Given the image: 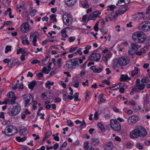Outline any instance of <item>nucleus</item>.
Returning <instances> with one entry per match:
<instances>
[{"instance_id": "26", "label": "nucleus", "mask_w": 150, "mask_h": 150, "mask_svg": "<svg viewBox=\"0 0 150 150\" xmlns=\"http://www.w3.org/2000/svg\"><path fill=\"white\" fill-rule=\"evenodd\" d=\"M120 79L121 80L125 81L127 79L130 80L131 79L130 77H129L126 74H122L121 75Z\"/></svg>"}, {"instance_id": "29", "label": "nucleus", "mask_w": 150, "mask_h": 150, "mask_svg": "<svg viewBox=\"0 0 150 150\" xmlns=\"http://www.w3.org/2000/svg\"><path fill=\"white\" fill-rule=\"evenodd\" d=\"M81 3L82 6L85 8H87L89 7L88 2L86 0L82 1Z\"/></svg>"}, {"instance_id": "58", "label": "nucleus", "mask_w": 150, "mask_h": 150, "mask_svg": "<svg viewBox=\"0 0 150 150\" xmlns=\"http://www.w3.org/2000/svg\"><path fill=\"white\" fill-rule=\"evenodd\" d=\"M79 85V82L78 81L74 82L73 83V85L74 87L76 88H78Z\"/></svg>"}, {"instance_id": "23", "label": "nucleus", "mask_w": 150, "mask_h": 150, "mask_svg": "<svg viewBox=\"0 0 150 150\" xmlns=\"http://www.w3.org/2000/svg\"><path fill=\"white\" fill-rule=\"evenodd\" d=\"M104 94L102 93L100 94L98 97V99L100 101H98V103L99 104H100L101 103H104L105 101V100L103 98Z\"/></svg>"}, {"instance_id": "30", "label": "nucleus", "mask_w": 150, "mask_h": 150, "mask_svg": "<svg viewBox=\"0 0 150 150\" xmlns=\"http://www.w3.org/2000/svg\"><path fill=\"white\" fill-rule=\"evenodd\" d=\"M139 69L137 67H134V70H132L131 72V76H133L138 73Z\"/></svg>"}, {"instance_id": "12", "label": "nucleus", "mask_w": 150, "mask_h": 150, "mask_svg": "<svg viewBox=\"0 0 150 150\" xmlns=\"http://www.w3.org/2000/svg\"><path fill=\"white\" fill-rule=\"evenodd\" d=\"M5 130H7L8 133H13L10 136H12L16 134L17 132V130L16 127L12 125H10L6 127L5 129Z\"/></svg>"}, {"instance_id": "24", "label": "nucleus", "mask_w": 150, "mask_h": 150, "mask_svg": "<svg viewBox=\"0 0 150 150\" xmlns=\"http://www.w3.org/2000/svg\"><path fill=\"white\" fill-rule=\"evenodd\" d=\"M26 128L24 127H22L20 130V135L23 136L26 134L27 133Z\"/></svg>"}, {"instance_id": "1", "label": "nucleus", "mask_w": 150, "mask_h": 150, "mask_svg": "<svg viewBox=\"0 0 150 150\" xmlns=\"http://www.w3.org/2000/svg\"><path fill=\"white\" fill-rule=\"evenodd\" d=\"M147 134L146 130L142 126H137L130 133V137L133 139L137 138L139 137H144Z\"/></svg>"}, {"instance_id": "10", "label": "nucleus", "mask_w": 150, "mask_h": 150, "mask_svg": "<svg viewBox=\"0 0 150 150\" xmlns=\"http://www.w3.org/2000/svg\"><path fill=\"white\" fill-rule=\"evenodd\" d=\"M20 28L22 32L26 33L30 30L31 27L27 22H25L22 24L20 27Z\"/></svg>"}, {"instance_id": "39", "label": "nucleus", "mask_w": 150, "mask_h": 150, "mask_svg": "<svg viewBox=\"0 0 150 150\" xmlns=\"http://www.w3.org/2000/svg\"><path fill=\"white\" fill-rule=\"evenodd\" d=\"M7 95L9 98H12L14 97H16L15 96V95L14 93L12 92H9L7 93Z\"/></svg>"}, {"instance_id": "37", "label": "nucleus", "mask_w": 150, "mask_h": 150, "mask_svg": "<svg viewBox=\"0 0 150 150\" xmlns=\"http://www.w3.org/2000/svg\"><path fill=\"white\" fill-rule=\"evenodd\" d=\"M133 108L134 111L135 112H137L141 109V108L139 106H134Z\"/></svg>"}, {"instance_id": "40", "label": "nucleus", "mask_w": 150, "mask_h": 150, "mask_svg": "<svg viewBox=\"0 0 150 150\" xmlns=\"http://www.w3.org/2000/svg\"><path fill=\"white\" fill-rule=\"evenodd\" d=\"M136 147L139 149H142L143 148V146L140 143H138L136 144Z\"/></svg>"}, {"instance_id": "8", "label": "nucleus", "mask_w": 150, "mask_h": 150, "mask_svg": "<svg viewBox=\"0 0 150 150\" xmlns=\"http://www.w3.org/2000/svg\"><path fill=\"white\" fill-rule=\"evenodd\" d=\"M140 30L147 32L150 30V22L144 21L140 24L139 26Z\"/></svg>"}, {"instance_id": "19", "label": "nucleus", "mask_w": 150, "mask_h": 150, "mask_svg": "<svg viewBox=\"0 0 150 150\" xmlns=\"http://www.w3.org/2000/svg\"><path fill=\"white\" fill-rule=\"evenodd\" d=\"M16 64H17V66H18L21 64V63L17 59H14L12 60V62L10 64L8 65V67L11 68L12 67H14Z\"/></svg>"}, {"instance_id": "52", "label": "nucleus", "mask_w": 150, "mask_h": 150, "mask_svg": "<svg viewBox=\"0 0 150 150\" xmlns=\"http://www.w3.org/2000/svg\"><path fill=\"white\" fill-rule=\"evenodd\" d=\"M48 57H47L46 58L44 59L42 61V64L44 65H45L48 63L47 62Z\"/></svg>"}, {"instance_id": "45", "label": "nucleus", "mask_w": 150, "mask_h": 150, "mask_svg": "<svg viewBox=\"0 0 150 150\" xmlns=\"http://www.w3.org/2000/svg\"><path fill=\"white\" fill-rule=\"evenodd\" d=\"M36 76L37 77L38 79L39 80L42 79L43 77V74L42 73H38L36 74Z\"/></svg>"}, {"instance_id": "31", "label": "nucleus", "mask_w": 150, "mask_h": 150, "mask_svg": "<svg viewBox=\"0 0 150 150\" xmlns=\"http://www.w3.org/2000/svg\"><path fill=\"white\" fill-rule=\"evenodd\" d=\"M16 97H14V98H12L11 99H6V100H8L7 103L9 102L10 103V104L11 105H13L15 103V101L16 99Z\"/></svg>"}, {"instance_id": "13", "label": "nucleus", "mask_w": 150, "mask_h": 150, "mask_svg": "<svg viewBox=\"0 0 150 150\" xmlns=\"http://www.w3.org/2000/svg\"><path fill=\"white\" fill-rule=\"evenodd\" d=\"M33 98L32 96L29 94H26L23 96V100L25 106H27L30 104L29 102L31 99L33 100Z\"/></svg>"}, {"instance_id": "14", "label": "nucleus", "mask_w": 150, "mask_h": 150, "mask_svg": "<svg viewBox=\"0 0 150 150\" xmlns=\"http://www.w3.org/2000/svg\"><path fill=\"white\" fill-rule=\"evenodd\" d=\"M101 12L98 11H96L91 13L88 17V21L95 20L100 14Z\"/></svg>"}, {"instance_id": "51", "label": "nucleus", "mask_w": 150, "mask_h": 150, "mask_svg": "<svg viewBox=\"0 0 150 150\" xmlns=\"http://www.w3.org/2000/svg\"><path fill=\"white\" fill-rule=\"evenodd\" d=\"M108 7L110 8L108 9V11L110 10L112 11L114 10V9L116 7V6L114 5H112L108 6Z\"/></svg>"}, {"instance_id": "50", "label": "nucleus", "mask_w": 150, "mask_h": 150, "mask_svg": "<svg viewBox=\"0 0 150 150\" xmlns=\"http://www.w3.org/2000/svg\"><path fill=\"white\" fill-rule=\"evenodd\" d=\"M145 52V51L143 49H141L140 52H138L136 53V54L137 55H141Z\"/></svg>"}, {"instance_id": "41", "label": "nucleus", "mask_w": 150, "mask_h": 150, "mask_svg": "<svg viewBox=\"0 0 150 150\" xmlns=\"http://www.w3.org/2000/svg\"><path fill=\"white\" fill-rule=\"evenodd\" d=\"M56 15L55 14H52L51 15L50 18V19L53 21L54 22H56L57 21V20L56 18Z\"/></svg>"}, {"instance_id": "57", "label": "nucleus", "mask_w": 150, "mask_h": 150, "mask_svg": "<svg viewBox=\"0 0 150 150\" xmlns=\"http://www.w3.org/2000/svg\"><path fill=\"white\" fill-rule=\"evenodd\" d=\"M77 47H71L70 48L69 51L70 52H73L75 51L77 49Z\"/></svg>"}, {"instance_id": "28", "label": "nucleus", "mask_w": 150, "mask_h": 150, "mask_svg": "<svg viewBox=\"0 0 150 150\" xmlns=\"http://www.w3.org/2000/svg\"><path fill=\"white\" fill-rule=\"evenodd\" d=\"M100 30L103 34V35L107 33L108 31V29L105 26L102 27L100 29Z\"/></svg>"}, {"instance_id": "47", "label": "nucleus", "mask_w": 150, "mask_h": 150, "mask_svg": "<svg viewBox=\"0 0 150 150\" xmlns=\"http://www.w3.org/2000/svg\"><path fill=\"white\" fill-rule=\"evenodd\" d=\"M42 71V72L45 73L47 74H48L50 71V70L47 69L45 67H43Z\"/></svg>"}, {"instance_id": "15", "label": "nucleus", "mask_w": 150, "mask_h": 150, "mask_svg": "<svg viewBox=\"0 0 150 150\" xmlns=\"http://www.w3.org/2000/svg\"><path fill=\"white\" fill-rule=\"evenodd\" d=\"M128 8L127 6H125L122 8L118 9L116 12V15L112 17V18L114 19L115 16L119 15H121L124 13L127 10Z\"/></svg>"}, {"instance_id": "21", "label": "nucleus", "mask_w": 150, "mask_h": 150, "mask_svg": "<svg viewBox=\"0 0 150 150\" xmlns=\"http://www.w3.org/2000/svg\"><path fill=\"white\" fill-rule=\"evenodd\" d=\"M76 2V0H67L65 4L68 6H72L75 4Z\"/></svg>"}, {"instance_id": "61", "label": "nucleus", "mask_w": 150, "mask_h": 150, "mask_svg": "<svg viewBox=\"0 0 150 150\" xmlns=\"http://www.w3.org/2000/svg\"><path fill=\"white\" fill-rule=\"evenodd\" d=\"M88 144L89 142H88L84 143L83 144V146L85 149L89 146V145H88Z\"/></svg>"}, {"instance_id": "5", "label": "nucleus", "mask_w": 150, "mask_h": 150, "mask_svg": "<svg viewBox=\"0 0 150 150\" xmlns=\"http://www.w3.org/2000/svg\"><path fill=\"white\" fill-rule=\"evenodd\" d=\"M21 110L20 105L19 104H17L13 106L12 108H11L8 110V113L10 116H15L18 114Z\"/></svg>"}, {"instance_id": "46", "label": "nucleus", "mask_w": 150, "mask_h": 150, "mask_svg": "<svg viewBox=\"0 0 150 150\" xmlns=\"http://www.w3.org/2000/svg\"><path fill=\"white\" fill-rule=\"evenodd\" d=\"M99 23V21L97 22L93 27L94 29L96 32H98L99 30L98 28Z\"/></svg>"}, {"instance_id": "62", "label": "nucleus", "mask_w": 150, "mask_h": 150, "mask_svg": "<svg viewBox=\"0 0 150 150\" xmlns=\"http://www.w3.org/2000/svg\"><path fill=\"white\" fill-rule=\"evenodd\" d=\"M82 85L84 86H88L89 84L88 83V80H87L85 82H83L82 83Z\"/></svg>"}, {"instance_id": "32", "label": "nucleus", "mask_w": 150, "mask_h": 150, "mask_svg": "<svg viewBox=\"0 0 150 150\" xmlns=\"http://www.w3.org/2000/svg\"><path fill=\"white\" fill-rule=\"evenodd\" d=\"M36 84V82L35 81H33L32 82L29 84L28 85L29 88L31 89H32L34 87Z\"/></svg>"}, {"instance_id": "16", "label": "nucleus", "mask_w": 150, "mask_h": 150, "mask_svg": "<svg viewBox=\"0 0 150 150\" xmlns=\"http://www.w3.org/2000/svg\"><path fill=\"white\" fill-rule=\"evenodd\" d=\"M137 50V47L136 45L134 43L132 44L128 50V52L130 54H133L136 52Z\"/></svg>"}, {"instance_id": "33", "label": "nucleus", "mask_w": 150, "mask_h": 150, "mask_svg": "<svg viewBox=\"0 0 150 150\" xmlns=\"http://www.w3.org/2000/svg\"><path fill=\"white\" fill-rule=\"evenodd\" d=\"M141 82L142 84H144L146 83V84L148 83L150 81V80L149 78L147 77H145L144 78L142 79L141 81Z\"/></svg>"}, {"instance_id": "34", "label": "nucleus", "mask_w": 150, "mask_h": 150, "mask_svg": "<svg viewBox=\"0 0 150 150\" xmlns=\"http://www.w3.org/2000/svg\"><path fill=\"white\" fill-rule=\"evenodd\" d=\"M67 30L66 28H64L61 30V33L62 36L63 38H65L67 35L66 33Z\"/></svg>"}, {"instance_id": "9", "label": "nucleus", "mask_w": 150, "mask_h": 150, "mask_svg": "<svg viewBox=\"0 0 150 150\" xmlns=\"http://www.w3.org/2000/svg\"><path fill=\"white\" fill-rule=\"evenodd\" d=\"M101 58L100 54L97 53L92 52L89 55L88 60L91 61L98 62Z\"/></svg>"}, {"instance_id": "49", "label": "nucleus", "mask_w": 150, "mask_h": 150, "mask_svg": "<svg viewBox=\"0 0 150 150\" xmlns=\"http://www.w3.org/2000/svg\"><path fill=\"white\" fill-rule=\"evenodd\" d=\"M40 63V61L36 59L33 60L31 62V64H39Z\"/></svg>"}, {"instance_id": "56", "label": "nucleus", "mask_w": 150, "mask_h": 150, "mask_svg": "<svg viewBox=\"0 0 150 150\" xmlns=\"http://www.w3.org/2000/svg\"><path fill=\"white\" fill-rule=\"evenodd\" d=\"M68 125L70 127H71L74 125L73 123L70 120H68L67 121Z\"/></svg>"}, {"instance_id": "20", "label": "nucleus", "mask_w": 150, "mask_h": 150, "mask_svg": "<svg viewBox=\"0 0 150 150\" xmlns=\"http://www.w3.org/2000/svg\"><path fill=\"white\" fill-rule=\"evenodd\" d=\"M113 146V143L110 142L107 143L104 149L105 150H112Z\"/></svg>"}, {"instance_id": "54", "label": "nucleus", "mask_w": 150, "mask_h": 150, "mask_svg": "<svg viewBox=\"0 0 150 150\" xmlns=\"http://www.w3.org/2000/svg\"><path fill=\"white\" fill-rule=\"evenodd\" d=\"M36 12V10L35 9H33L30 12V16L32 17H33L35 16Z\"/></svg>"}, {"instance_id": "42", "label": "nucleus", "mask_w": 150, "mask_h": 150, "mask_svg": "<svg viewBox=\"0 0 150 150\" xmlns=\"http://www.w3.org/2000/svg\"><path fill=\"white\" fill-rule=\"evenodd\" d=\"M79 54L80 55H81L82 54V52L81 51V49L80 48H79L77 51L73 53V54H74V55H75L77 54Z\"/></svg>"}, {"instance_id": "44", "label": "nucleus", "mask_w": 150, "mask_h": 150, "mask_svg": "<svg viewBox=\"0 0 150 150\" xmlns=\"http://www.w3.org/2000/svg\"><path fill=\"white\" fill-rule=\"evenodd\" d=\"M144 100L145 103H149V98L147 94H146L144 98Z\"/></svg>"}, {"instance_id": "55", "label": "nucleus", "mask_w": 150, "mask_h": 150, "mask_svg": "<svg viewBox=\"0 0 150 150\" xmlns=\"http://www.w3.org/2000/svg\"><path fill=\"white\" fill-rule=\"evenodd\" d=\"M102 83H106L107 85L108 86H110V82L109 81L107 80H103Z\"/></svg>"}, {"instance_id": "6", "label": "nucleus", "mask_w": 150, "mask_h": 150, "mask_svg": "<svg viewBox=\"0 0 150 150\" xmlns=\"http://www.w3.org/2000/svg\"><path fill=\"white\" fill-rule=\"evenodd\" d=\"M111 128L113 131L118 132L120 130L121 126L120 123L116 120L112 119L110 121Z\"/></svg>"}, {"instance_id": "48", "label": "nucleus", "mask_w": 150, "mask_h": 150, "mask_svg": "<svg viewBox=\"0 0 150 150\" xmlns=\"http://www.w3.org/2000/svg\"><path fill=\"white\" fill-rule=\"evenodd\" d=\"M11 8H8L7 10V11H8V12H9L8 15H9V18H14L13 16L11 15L12 13L11 12Z\"/></svg>"}, {"instance_id": "35", "label": "nucleus", "mask_w": 150, "mask_h": 150, "mask_svg": "<svg viewBox=\"0 0 150 150\" xmlns=\"http://www.w3.org/2000/svg\"><path fill=\"white\" fill-rule=\"evenodd\" d=\"M97 126L100 129L101 131L103 132H104L105 131V127L101 123L98 122V123Z\"/></svg>"}, {"instance_id": "22", "label": "nucleus", "mask_w": 150, "mask_h": 150, "mask_svg": "<svg viewBox=\"0 0 150 150\" xmlns=\"http://www.w3.org/2000/svg\"><path fill=\"white\" fill-rule=\"evenodd\" d=\"M91 142L92 145L96 146L100 143V140L98 139L94 138L91 139Z\"/></svg>"}, {"instance_id": "38", "label": "nucleus", "mask_w": 150, "mask_h": 150, "mask_svg": "<svg viewBox=\"0 0 150 150\" xmlns=\"http://www.w3.org/2000/svg\"><path fill=\"white\" fill-rule=\"evenodd\" d=\"M62 59L61 58H59L57 59V66L59 67H61L62 64V63L61 62Z\"/></svg>"}, {"instance_id": "59", "label": "nucleus", "mask_w": 150, "mask_h": 150, "mask_svg": "<svg viewBox=\"0 0 150 150\" xmlns=\"http://www.w3.org/2000/svg\"><path fill=\"white\" fill-rule=\"evenodd\" d=\"M103 67L101 68H99L98 69L96 68V70L95 71V73H99L100 71H101L103 69Z\"/></svg>"}, {"instance_id": "63", "label": "nucleus", "mask_w": 150, "mask_h": 150, "mask_svg": "<svg viewBox=\"0 0 150 150\" xmlns=\"http://www.w3.org/2000/svg\"><path fill=\"white\" fill-rule=\"evenodd\" d=\"M75 39V38L74 37L72 36L70 37L69 38V41L70 42H71L74 41Z\"/></svg>"}, {"instance_id": "36", "label": "nucleus", "mask_w": 150, "mask_h": 150, "mask_svg": "<svg viewBox=\"0 0 150 150\" xmlns=\"http://www.w3.org/2000/svg\"><path fill=\"white\" fill-rule=\"evenodd\" d=\"M126 0H119L118 3L116 5L117 6H120L122 5H124L125 4V2ZM127 1V0H126Z\"/></svg>"}, {"instance_id": "25", "label": "nucleus", "mask_w": 150, "mask_h": 150, "mask_svg": "<svg viewBox=\"0 0 150 150\" xmlns=\"http://www.w3.org/2000/svg\"><path fill=\"white\" fill-rule=\"evenodd\" d=\"M75 122L76 124H81L80 127L82 128H84L86 126L84 120H83V122H82L81 121H79L78 120H77L75 121Z\"/></svg>"}, {"instance_id": "3", "label": "nucleus", "mask_w": 150, "mask_h": 150, "mask_svg": "<svg viewBox=\"0 0 150 150\" xmlns=\"http://www.w3.org/2000/svg\"><path fill=\"white\" fill-rule=\"evenodd\" d=\"M146 36L144 33L142 31H137L132 35V38L135 42L143 43L146 40Z\"/></svg>"}, {"instance_id": "2", "label": "nucleus", "mask_w": 150, "mask_h": 150, "mask_svg": "<svg viewBox=\"0 0 150 150\" xmlns=\"http://www.w3.org/2000/svg\"><path fill=\"white\" fill-rule=\"evenodd\" d=\"M130 59L129 57L123 56L119 57L118 59L115 60L112 63V67L115 69L118 64L121 66H126L129 64Z\"/></svg>"}, {"instance_id": "43", "label": "nucleus", "mask_w": 150, "mask_h": 150, "mask_svg": "<svg viewBox=\"0 0 150 150\" xmlns=\"http://www.w3.org/2000/svg\"><path fill=\"white\" fill-rule=\"evenodd\" d=\"M11 46L7 45L5 47V53H7L8 52L10 51L11 49Z\"/></svg>"}, {"instance_id": "4", "label": "nucleus", "mask_w": 150, "mask_h": 150, "mask_svg": "<svg viewBox=\"0 0 150 150\" xmlns=\"http://www.w3.org/2000/svg\"><path fill=\"white\" fill-rule=\"evenodd\" d=\"M83 61L81 59L75 58L70 59L67 61L66 64L68 69H73L78 67L79 64L82 63Z\"/></svg>"}, {"instance_id": "27", "label": "nucleus", "mask_w": 150, "mask_h": 150, "mask_svg": "<svg viewBox=\"0 0 150 150\" xmlns=\"http://www.w3.org/2000/svg\"><path fill=\"white\" fill-rule=\"evenodd\" d=\"M142 17V16H141L140 15H137L136 14V15L133 16V19L135 21H138L140 20Z\"/></svg>"}, {"instance_id": "17", "label": "nucleus", "mask_w": 150, "mask_h": 150, "mask_svg": "<svg viewBox=\"0 0 150 150\" xmlns=\"http://www.w3.org/2000/svg\"><path fill=\"white\" fill-rule=\"evenodd\" d=\"M145 85L142 83L137 85L134 87L133 91L139 92L141 90H144L145 88Z\"/></svg>"}, {"instance_id": "11", "label": "nucleus", "mask_w": 150, "mask_h": 150, "mask_svg": "<svg viewBox=\"0 0 150 150\" xmlns=\"http://www.w3.org/2000/svg\"><path fill=\"white\" fill-rule=\"evenodd\" d=\"M39 35L37 32H31L30 35V39L32 42L33 45L35 46H37L36 43L37 42V38L39 37Z\"/></svg>"}, {"instance_id": "53", "label": "nucleus", "mask_w": 150, "mask_h": 150, "mask_svg": "<svg viewBox=\"0 0 150 150\" xmlns=\"http://www.w3.org/2000/svg\"><path fill=\"white\" fill-rule=\"evenodd\" d=\"M118 85L119 86V87H124L126 88H127V84L124 83H121L118 84Z\"/></svg>"}, {"instance_id": "7", "label": "nucleus", "mask_w": 150, "mask_h": 150, "mask_svg": "<svg viewBox=\"0 0 150 150\" xmlns=\"http://www.w3.org/2000/svg\"><path fill=\"white\" fill-rule=\"evenodd\" d=\"M63 20L65 25L69 26L72 23L73 19L71 15L67 13L63 14Z\"/></svg>"}, {"instance_id": "64", "label": "nucleus", "mask_w": 150, "mask_h": 150, "mask_svg": "<svg viewBox=\"0 0 150 150\" xmlns=\"http://www.w3.org/2000/svg\"><path fill=\"white\" fill-rule=\"evenodd\" d=\"M52 136L54 137L53 139L56 141H59V138L58 136H55L54 134H53Z\"/></svg>"}, {"instance_id": "60", "label": "nucleus", "mask_w": 150, "mask_h": 150, "mask_svg": "<svg viewBox=\"0 0 150 150\" xmlns=\"http://www.w3.org/2000/svg\"><path fill=\"white\" fill-rule=\"evenodd\" d=\"M22 43L24 45H29L30 42L28 41V39L24 40H22Z\"/></svg>"}, {"instance_id": "18", "label": "nucleus", "mask_w": 150, "mask_h": 150, "mask_svg": "<svg viewBox=\"0 0 150 150\" xmlns=\"http://www.w3.org/2000/svg\"><path fill=\"white\" fill-rule=\"evenodd\" d=\"M138 117L135 115H133L129 117L127 120V122L129 125L132 123H136L137 121Z\"/></svg>"}]
</instances>
